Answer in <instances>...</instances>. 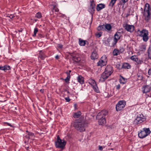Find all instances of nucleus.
Masks as SVG:
<instances>
[{
	"label": "nucleus",
	"instance_id": "5",
	"mask_svg": "<svg viewBox=\"0 0 151 151\" xmlns=\"http://www.w3.org/2000/svg\"><path fill=\"white\" fill-rule=\"evenodd\" d=\"M137 31L139 32L138 33L139 36L142 37V40L144 41L147 42L149 39V37L148 36L149 35L148 31L145 29H143L141 31L138 29Z\"/></svg>",
	"mask_w": 151,
	"mask_h": 151
},
{
	"label": "nucleus",
	"instance_id": "55",
	"mask_svg": "<svg viewBox=\"0 0 151 151\" xmlns=\"http://www.w3.org/2000/svg\"><path fill=\"white\" fill-rule=\"evenodd\" d=\"M23 30V29H22V28H21L19 30H18V31L20 32H22Z\"/></svg>",
	"mask_w": 151,
	"mask_h": 151
},
{
	"label": "nucleus",
	"instance_id": "27",
	"mask_svg": "<svg viewBox=\"0 0 151 151\" xmlns=\"http://www.w3.org/2000/svg\"><path fill=\"white\" fill-rule=\"evenodd\" d=\"M120 54L118 50L117 49L115 48L113 52V54L114 56H117Z\"/></svg>",
	"mask_w": 151,
	"mask_h": 151
},
{
	"label": "nucleus",
	"instance_id": "31",
	"mask_svg": "<svg viewBox=\"0 0 151 151\" xmlns=\"http://www.w3.org/2000/svg\"><path fill=\"white\" fill-rule=\"evenodd\" d=\"M105 29V25L103 24V25H99L98 28L97 30L98 31L103 30Z\"/></svg>",
	"mask_w": 151,
	"mask_h": 151
},
{
	"label": "nucleus",
	"instance_id": "40",
	"mask_svg": "<svg viewBox=\"0 0 151 151\" xmlns=\"http://www.w3.org/2000/svg\"><path fill=\"white\" fill-rule=\"evenodd\" d=\"M137 57L136 55H133L130 57V59L133 61H136V59H137Z\"/></svg>",
	"mask_w": 151,
	"mask_h": 151
},
{
	"label": "nucleus",
	"instance_id": "12",
	"mask_svg": "<svg viewBox=\"0 0 151 151\" xmlns=\"http://www.w3.org/2000/svg\"><path fill=\"white\" fill-rule=\"evenodd\" d=\"M110 76V75L104 71L101 74L99 81L101 82H104Z\"/></svg>",
	"mask_w": 151,
	"mask_h": 151
},
{
	"label": "nucleus",
	"instance_id": "36",
	"mask_svg": "<svg viewBox=\"0 0 151 151\" xmlns=\"http://www.w3.org/2000/svg\"><path fill=\"white\" fill-rule=\"evenodd\" d=\"M35 17L38 19H40L42 17V15L41 13L40 12H38L36 14Z\"/></svg>",
	"mask_w": 151,
	"mask_h": 151
},
{
	"label": "nucleus",
	"instance_id": "32",
	"mask_svg": "<svg viewBox=\"0 0 151 151\" xmlns=\"http://www.w3.org/2000/svg\"><path fill=\"white\" fill-rule=\"evenodd\" d=\"M136 62L137 65L141 64L143 62V61L138 58H137V59H136V61H135Z\"/></svg>",
	"mask_w": 151,
	"mask_h": 151
},
{
	"label": "nucleus",
	"instance_id": "13",
	"mask_svg": "<svg viewBox=\"0 0 151 151\" xmlns=\"http://www.w3.org/2000/svg\"><path fill=\"white\" fill-rule=\"evenodd\" d=\"M123 27L127 31L131 33L134 31V25H130L127 24L123 25Z\"/></svg>",
	"mask_w": 151,
	"mask_h": 151
},
{
	"label": "nucleus",
	"instance_id": "23",
	"mask_svg": "<svg viewBox=\"0 0 151 151\" xmlns=\"http://www.w3.org/2000/svg\"><path fill=\"white\" fill-rule=\"evenodd\" d=\"M98 120L99 124V125H103L106 124V121L105 118L96 119Z\"/></svg>",
	"mask_w": 151,
	"mask_h": 151
},
{
	"label": "nucleus",
	"instance_id": "50",
	"mask_svg": "<svg viewBox=\"0 0 151 151\" xmlns=\"http://www.w3.org/2000/svg\"><path fill=\"white\" fill-rule=\"evenodd\" d=\"M58 47L60 48H62L63 47V45L61 44H58Z\"/></svg>",
	"mask_w": 151,
	"mask_h": 151
},
{
	"label": "nucleus",
	"instance_id": "30",
	"mask_svg": "<svg viewBox=\"0 0 151 151\" xmlns=\"http://www.w3.org/2000/svg\"><path fill=\"white\" fill-rule=\"evenodd\" d=\"M65 73L67 74V76L65 80V82L68 83L69 81L70 78V73H68V72H66Z\"/></svg>",
	"mask_w": 151,
	"mask_h": 151
},
{
	"label": "nucleus",
	"instance_id": "14",
	"mask_svg": "<svg viewBox=\"0 0 151 151\" xmlns=\"http://www.w3.org/2000/svg\"><path fill=\"white\" fill-rule=\"evenodd\" d=\"M113 71L114 70L112 66L109 65L106 66L104 71L111 75Z\"/></svg>",
	"mask_w": 151,
	"mask_h": 151
},
{
	"label": "nucleus",
	"instance_id": "47",
	"mask_svg": "<svg viewBox=\"0 0 151 151\" xmlns=\"http://www.w3.org/2000/svg\"><path fill=\"white\" fill-rule=\"evenodd\" d=\"M65 99L66 100V101L68 102H69L70 100V99L68 96L65 98Z\"/></svg>",
	"mask_w": 151,
	"mask_h": 151
},
{
	"label": "nucleus",
	"instance_id": "59",
	"mask_svg": "<svg viewBox=\"0 0 151 151\" xmlns=\"http://www.w3.org/2000/svg\"><path fill=\"white\" fill-rule=\"evenodd\" d=\"M122 2L121 1V2L120 3H119L118 4V5H122Z\"/></svg>",
	"mask_w": 151,
	"mask_h": 151
},
{
	"label": "nucleus",
	"instance_id": "35",
	"mask_svg": "<svg viewBox=\"0 0 151 151\" xmlns=\"http://www.w3.org/2000/svg\"><path fill=\"white\" fill-rule=\"evenodd\" d=\"M147 53L148 58L151 60V49L150 47H149L147 50Z\"/></svg>",
	"mask_w": 151,
	"mask_h": 151
},
{
	"label": "nucleus",
	"instance_id": "38",
	"mask_svg": "<svg viewBox=\"0 0 151 151\" xmlns=\"http://www.w3.org/2000/svg\"><path fill=\"white\" fill-rule=\"evenodd\" d=\"M118 50L120 53H122L124 51L125 48L122 47H120Z\"/></svg>",
	"mask_w": 151,
	"mask_h": 151
},
{
	"label": "nucleus",
	"instance_id": "21",
	"mask_svg": "<svg viewBox=\"0 0 151 151\" xmlns=\"http://www.w3.org/2000/svg\"><path fill=\"white\" fill-rule=\"evenodd\" d=\"M79 44L81 46H84L86 44L88 45V42L86 40H83L81 38L79 39Z\"/></svg>",
	"mask_w": 151,
	"mask_h": 151
},
{
	"label": "nucleus",
	"instance_id": "33",
	"mask_svg": "<svg viewBox=\"0 0 151 151\" xmlns=\"http://www.w3.org/2000/svg\"><path fill=\"white\" fill-rule=\"evenodd\" d=\"M139 49L141 51H145L146 49V45H142L140 46Z\"/></svg>",
	"mask_w": 151,
	"mask_h": 151
},
{
	"label": "nucleus",
	"instance_id": "18",
	"mask_svg": "<svg viewBox=\"0 0 151 151\" xmlns=\"http://www.w3.org/2000/svg\"><path fill=\"white\" fill-rule=\"evenodd\" d=\"M35 136L34 134L32 132H29L25 136V138L27 139L28 140L31 139H34L35 138Z\"/></svg>",
	"mask_w": 151,
	"mask_h": 151
},
{
	"label": "nucleus",
	"instance_id": "17",
	"mask_svg": "<svg viewBox=\"0 0 151 151\" xmlns=\"http://www.w3.org/2000/svg\"><path fill=\"white\" fill-rule=\"evenodd\" d=\"M47 57L44 52L42 50L39 51L38 58H40L42 60H44Z\"/></svg>",
	"mask_w": 151,
	"mask_h": 151
},
{
	"label": "nucleus",
	"instance_id": "37",
	"mask_svg": "<svg viewBox=\"0 0 151 151\" xmlns=\"http://www.w3.org/2000/svg\"><path fill=\"white\" fill-rule=\"evenodd\" d=\"M92 86H93V85H95L96 84V81L93 79H91L90 81V82L89 83Z\"/></svg>",
	"mask_w": 151,
	"mask_h": 151
},
{
	"label": "nucleus",
	"instance_id": "7",
	"mask_svg": "<svg viewBox=\"0 0 151 151\" xmlns=\"http://www.w3.org/2000/svg\"><path fill=\"white\" fill-rule=\"evenodd\" d=\"M146 118L143 114H141L137 115L136 119L134 120V124L137 125L146 121Z\"/></svg>",
	"mask_w": 151,
	"mask_h": 151
},
{
	"label": "nucleus",
	"instance_id": "43",
	"mask_svg": "<svg viewBox=\"0 0 151 151\" xmlns=\"http://www.w3.org/2000/svg\"><path fill=\"white\" fill-rule=\"evenodd\" d=\"M53 9L55 12H58L59 11V9L56 7L55 5L53 6Z\"/></svg>",
	"mask_w": 151,
	"mask_h": 151
},
{
	"label": "nucleus",
	"instance_id": "4",
	"mask_svg": "<svg viewBox=\"0 0 151 151\" xmlns=\"http://www.w3.org/2000/svg\"><path fill=\"white\" fill-rule=\"evenodd\" d=\"M151 131L149 128H144L138 132V136L141 139L145 138L150 134Z\"/></svg>",
	"mask_w": 151,
	"mask_h": 151
},
{
	"label": "nucleus",
	"instance_id": "26",
	"mask_svg": "<svg viewBox=\"0 0 151 151\" xmlns=\"http://www.w3.org/2000/svg\"><path fill=\"white\" fill-rule=\"evenodd\" d=\"M81 113L80 111H78L77 112L74 113L73 114V117L75 118L79 117L81 115Z\"/></svg>",
	"mask_w": 151,
	"mask_h": 151
},
{
	"label": "nucleus",
	"instance_id": "41",
	"mask_svg": "<svg viewBox=\"0 0 151 151\" xmlns=\"http://www.w3.org/2000/svg\"><path fill=\"white\" fill-rule=\"evenodd\" d=\"M102 34V32H99L96 34V36L97 37L99 38L101 36Z\"/></svg>",
	"mask_w": 151,
	"mask_h": 151
},
{
	"label": "nucleus",
	"instance_id": "19",
	"mask_svg": "<svg viewBox=\"0 0 151 151\" xmlns=\"http://www.w3.org/2000/svg\"><path fill=\"white\" fill-rule=\"evenodd\" d=\"M10 70L11 67L8 65H5L4 66H0V70H3L5 72H6L7 70Z\"/></svg>",
	"mask_w": 151,
	"mask_h": 151
},
{
	"label": "nucleus",
	"instance_id": "56",
	"mask_svg": "<svg viewBox=\"0 0 151 151\" xmlns=\"http://www.w3.org/2000/svg\"><path fill=\"white\" fill-rule=\"evenodd\" d=\"M143 10H144V9H143L142 8H141L140 9V10L141 11V13L142 14V12H144Z\"/></svg>",
	"mask_w": 151,
	"mask_h": 151
},
{
	"label": "nucleus",
	"instance_id": "60",
	"mask_svg": "<svg viewBox=\"0 0 151 151\" xmlns=\"http://www.w3.org/2000/svg\"><path fill=\"white\" fill-rule=\"evenodd\" d=\"M65 91L67 92L68 93H70V92L68 91L67 90H65Z\"/></svg>",
	"mask_w": 151,
	"mask_h": 151
},
{
	"label": "nucleus",
	"instance_id": "9",
	"mask_svg": "<svg viewBox=\"0 0 151 151\" xmlns=\"http://www.w3.org/2000/svg\"><path fill=\"white\" fill-rule=\"evenodd\" d=\"M108 60L106 55H103L97 63L98 66L102 67L107 64Z\"/></svg>",
	"mask_w": 151,
	"mask_h": 151
},
{
	"label": "nucleus",
	"instance_id": "22",
	"mask_svg": "<svg viewBox=\"0 0 151 151\" xmlns=\"http://www.w3.org/2000/svg\"><path fill=\"white\" fill-rule=\"evenodd\" d=\"M77 80L78 82L80 84H82L84 83V78L81 75H79L77 78Z\"/></svg>",
	"mask_w": 151,
	"mask_h": 151
},
{
	"label": "nucleus",
	"instance_id": "45",
	"mask_svg": "<svg viewBox=\"0 0 151 151\" xmlns=\"http://www.w3.org/2000/svg\"><path fill=\"white\" fill-rule=\"evenodd\" d=\"M44 37V36L41 34H39L38 35V38H41Z\"/></svg>",
	"mask_w": 151,
	"mask_h": 151
},
{
	"label": "nucleus",
	"instance_id": "1",
	"mask_svg": "<svg viewBox=\"0 0 151 151\" xmlns=\"http://www.w3.org/2000/svg\"><path fill=\"white\" fill-rule=\"evenodd\" d=\"M88 123L83 118H80L76 119L73 123V127L78 131L82 132L85 131Z\"/></svg>",
	"mask_w": 151,
	"mask_h": 151
},
{
	"label": "nucleus",
	"instance_id": "62",
	"mask_svg": "<svg viewBox=\"0 0 151 151\" xmlns=\"http://www.w3.org/2000/svg\"><path fill=\"white\" fill-rule=\"evenodd\" d=\"M71 72V70H69V73H70Z\"/></svg>",
	"mask_w": 151,
	"mask_h": 151
},
{
	"label": "nucleus",
	"instance_id": "57",
	"mask_svg": "<svg viewBox=\"0 0 151 151\" xmlns=\"http://www.w3.org/2000/svg\"><path fill=\"white\" fill-rule=\"evenodd\" d=\"M44 89H41L40 90V91L43 93L44 92Z\"/></svg>",
	"mask_w": 151,
	"mask_h": 151
},
{
	"label": "nucleus",
	"instance_id": "16",
	"mask_svg": "<svg viewBox=\"0 0 151 151\" xmlns=\"http://www.w3.org/2000/svg\"><path fill=\"white\" fill-rule=\"evenodd\" d=\"M98 58L99 55L97 52L96 50L94 49L93 51L92 52L91 55V59L92 60H95L97 59Z\"/></svg>",
	"mask_w": 151,
	"mask_h": 151
},
{
	"label": "nucleus",
	"instance_id": "28",
	"mask_svg": "<svg viewBox=\"0 0 151 151\" xmlns=\"http://www.w3.org/2000/svg\"><path fill=\"white\" fill-rule=\"evenodd\" d=\"M111 28L112 27L110 24H107L105 25V28L107 31H110Z\"/></svg>",
	"mask_w": 151,
	"mask_h": 151
},
{
	"label": "nucleus",
	"instance_id": "25",
	"mask_svg": "<svg viewBox=\"0 0 151 151\" xmlns=\"http://www.w3.org/2000/svg\"><path fill=\"white\" fill-rule=\"evenodd\" d=\"M131 67V65L129 63H124L123 64L122 68L125 69H130Z\"/></svg>",
	"mask_w": 151,
	"mask_h": 151
},
{
	"label": "nucleus",
	"instance_id": "3",
	"mask_svg": "<svg viewBox=\"0 0 151 151\" xmlns=\"http://www.w3.org/2000/svg\"><path fill=\"white\" fill-rule=\"evenodd\" d=\"M66 143V141L61 139L60 138L59 135L57 136V140L55 142V145L56 148L63 149L64 148Z\"/></svg>",
	"mask_w": 151,
	"mask_h": 151
},
{
	"label": "nucleus",
	"instance_id": "42",
	"mask_svg": "<svg viewBox=\"0 0 151 151\" xmlns=\"http://www.w3.org/2000/svg\"><path fill=\"white\" fill-rule=\"evenodd\" d=\"M137 76L138 78H139V80H142L143 79V77L142 75H141L139 74H137Z\"/></svg>",
	"mask_w": 151,
	"mask_h": 151
},
{
	"label": "nucleus",
	"instance_id": "15",
	"mask_svg": "<svg viewBox=\"0 0 151 151\" xmlns=\"http://www.w3.org/2000/svg\"><path fill=\"white\" fill-rule=\"evenodd\" d=\"M69 54L71 56L72 59L73 61L77 63L80 62L81 59L79 57L78 55H73L72 53H69Z\"/></svg>",
	"mask_w": 151,
	"mask_h": 151
},
{
	"label": "nucleus",
	"instance_id": "6",
	"mask_svg": "<svg viewBox=\"0 0 151 151\" xmlns=\"http://www.w3.org/2000/svg\"><path fill=\"white\" fill-rule=\"evenodd\" d=\"M121 36V33L120 32H116L114 35V41L113 42H112L111 44L109 43V42H111L110 40H107V41L108 43H109L108 44V46L111 47L114 46L115 45L117 42L118 40L120 39Z\"/></svg>",
	"mask_w": 151,
	"mask_h": 151
},
{
	"label": "nucleus",
	"instance_id": "53",
	"mask_svg": "<svg viewBox=\"0 0 151 151\" xmlns=\"http://www.w3.org/2000/svg\"><path fill=\"white\" fill-rule=\"evenodd\" d=\"M5 123L7 125L9 126H10L11 127H12V125H11L8 122H5Z\"/></svg>",
	"mask_w": 151,
	"mask_h": 151
},
{
	"label": "nucleus",
	"instance_id": "64",
	"mask_svg": "<svg viewBox=\"0 0 151 151\" xmlns=\"http://www.w3.org/2000/svg\"><path fill=\"white\" fill-rule=\"evenodd\" d=\"M129 15V14H127V16H126V17H127Z\"/></svg>",
	"mask_w": 151,
	"mask_h": 151
},
{
	"label": "nucleus",
	"instance_id": "58",
	"mask_svg": "<svg viewBox=\"0 0 151 151\" xmlns=\"http://www.w3.org/2000/svg\"><path fill=\"white\" fill-rule=\"evenodd\" d=\"M29 147V146H28V147H26L25 148V149L27 150H28V149Z\"/></svg>",
	"mask_w": 151,
	"mask_h": 151
},
{
	"label": "nucleus",
	"instance_id": "61",
	"mask_svg": "<svg viewBox=\"0 0 151 151\" xmlns=\"http://www.w3.org/2000/svg\"><path fill=\"white\" fill-rule=\"evenodd\" d=\"M117 65H118V66L117 67L118 68H119V67L120 66V65L119 64H118Z\"/></svg>",
	"mask_w": 151,
	"mask_h": 151
},
{
	"label": "nucleus",
	"instance_id": "46",
	"mask_svg": "<svg viewBox=\"0 0 151 151\" xmlns=\"http://www.w3.org/2000/svg\"><path fill=\"white\" fill-rule=\"evenodd\" d=\"M129 0H121V1L122 2V4L124 5L125 3L127 2Z\"/></svg>",
	"mask_w": 151,
	"mask_h": 151
},
{
	"label": "nucleus",
	"instance_id": "8",
	"mask_svg": "<svg viewBox=\"0 0 151 151\" xmlns=\"http://www.w3.org/2000/svg\"><path fill=\"white\" fill-rule=\"evenodd\" d=\"M126 104V102L124 101H119L116 105V110L119 111L122 110Z\"/></svg>",
	"mask_w": 151,
	"mask_h": 151
},
{
	"label": "nucleus",
	"instance_id": "11",
	"mask_svg": "<svg viewBox=\"0 0 151 151\" xmlns=\"http://www.w3.org/2000/svg\"><path fill=\"white\" fill-rule=\"evenodd\" d=\"M108 112L106 110H103L99 112L96 116V119L105 118L106 116L108 114Z\"/></svg>",
	"mask_w": 151,
	"mask_h": 151
},
{
	"label": "nucleus",
	"instance_id": "52",
	"mask_svg": "<svg viewBox=\"0 0 151 151\" xmlns=\"http://www.w3.org/2000/svg\"><path fill=\"white\" fill-rule=\"evenodd\" d=\"M77 106L78 105L77 104H75L74 105V107L75 109H77Z\"/></svg>",
	"mask_w": 151,
	"mask_h": 151
},
{
	"label": "nucleus",
	"instance_id": "39",
	"mask_svg": "<svg viewBox=\"0 0 151 151\" xmlns=\"http://www.w3.org/2000/svg\"><path fill=\"white\" fill-rule=\"evenodd\" d=\"M38 31V28L37 27L35 28L34 31V34L32 35L33 37H35L36 36V33Z\"/></svg>",
	"mask_w": 151,
	"mask_h": 151
},
{
	"label": "nucleus",
	"instance_id": "63",
	"mask_svg": "<svg viewBox=\"0 0 151 151\" xmlns=\"http://www.w3.org/2000/svg\"><path fill=\"white\" fill-rule=\"evenodd\" d=\"M26 132L27 133H28L29 132H29L28 130H27V131H26Z\"/></svg>",
	"mask_w": 151,
	"mask_h": 151
},
{
	"label": "nucleus",
	"instance_id": "49",
	"mask_svg": "<svg viewBox=\"0 0 151 151\" xmlns=\"http://www.w3.org/2000/svg\"><path fill=\"white\" fill-rule=\"evenodd\" d=\"M120 88V85L119 84L116 86V89L117 90H119Z\"/></svg>",
	"mask_w": 151,
	"mask_h": 151
},
{
	"label": "nucleus",
	"instance_id": "29",
	"mask_svg": "<svg viewBox=\"0 0 151 151\" xmlns=\"http://www.w3.org/2000/svg\"><path fill=\"white\" fill-rule=\"evenodd\" d=\"M93 88L94 91L97 93H99V89L98 88L97 85V84L95 85H93V86H92Z\"/></svg>",
	"mask_w": 151,
	"mask_h": 151
},
{
	"label": "nucleus",
	"instance_id": "51",
	"mask_svg": "<svg viewBox=\"0 0 151 151\" xmlns=\"http://www.w3.org/2000/svg\"><path fill=\"white\" fill-rule=\"evenodd\" d=\"M99 149L101 151H102L103 150V148L102 146L100 145L99 146Z\"/></svg>",
	"mask_w": 151,
	"mask_h": 151
},
{
	"label": "nucleus",
	"instance_id": "2",
	"mask_svg": "<svg viewBox=\"0 0 151 151\" xmlns=\"http://www.w3.org/2000/svg\"><path fill=\"white\" fill-rule=\"evenodd\" d=\"M150 10V5L148 3H146L144 6V12H142V15L145 17V20L147 22H148L151 19Z\"/></svg>",
	"mask_w": 151,
	"mask_h": 151
},
{
	"label": "nucleus",
	"instance_id": "34",
	"mask_svg": "<svg viewBox=\"0 0 151 151\" xmlns=\"http://www.w3.org/2000/svg\"><path fill=\"white\" fill-rule=\"evenodd\" d=\"M116 0H111L109 3V6H111L112 7L116 3Z\"/></svg>",
	"mask_w": 151,
	"mask_h": 151
},
{
	"label": "nucleus",
	"instance_id": "44",
	"mask_svg": "<svg viewBox=\"0 0 151 151\" xmlns=\"http://www.w3.org/2000/svg\"><path fill=\"white\" fill-rule=\"evenodd\" d=\"M6 17L12 19L14 17V16L13 14H8L6 16Z\"/></svg>",
	"mask_w": 151,
	"mask_h": 151
},
{
	"label": "nucleus",
	"instance_id": "10",
	"mask_svg": "<svg viewBox=\"0 0 151 151\" xmlns=\"http://www.w3.org/2000/svg\"><path fill=\"white\" fill-rule=\"evenodd\" d=\"M95 3L94 0H92L90 1V5L88 8V11L92 15V18L93 15L95 13Z\"/></svg>",
	"mask_w": 151,
	"mask_h": 151
},
{
	"label": "nucleus",
	"instance_id": "48",
	"mask_svg": "<svg viewBox=\"0 0 151 151\" xmlns=\"http://www.w3.org/2000/svg\"><path fill=\"white\" fill-rule=\"evenodd\" d=\"M148 74L149 76L151 75V68H150L148 71Z\"/></svg>",
	"mask_w": 151,
	"mask_h": 151
},
{
	"label": "nucleus",
	"instance_id": "20",
	"mask_svg": "<svg viewBox=\"0 0 151 151\" xmlns=\"http://www.w3.org/2000/svg\"><path fill=\"white\" fill-rule=\"evenodd\" d=\"M119 81L121 84L123 85L126 83L127 81V79L124 78L121 75H120Z\"/></svg>",
	"mask_w": 151,
	"mask_h": 151
},
{
	"label": "nucleus",
	"instance_id": "54",
	"mask_svg": "<svg viewBox=\"0 0 151 151\" xmlns=\"http://www.w3.org/2000/svg\"><path fill=\"white\" fill-rule=\"evenodd\" d=\"M55 58L56 59H59V56H58V55H56L55 56Z\"/></svg>",
	"mask_w": 151,
	"mask_h": 151
},
{
	"label": "nucleus",
	"instance_id": "24",
	"mask_svg": "<svg viewBox=\"0 0 151 151\" xmlns=\"http://www.w3.org/2000/svg\"><path fill=\"white\" fill-rule=\"evenodd\" d=\"M105 7V5L104 4H100L97 5L96 8V10L97 11H99L103 9Z\"/></svg>",
	"mask_w": 151,
	"mask_h": 151
}]
</instances>
